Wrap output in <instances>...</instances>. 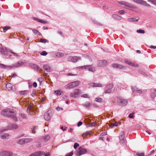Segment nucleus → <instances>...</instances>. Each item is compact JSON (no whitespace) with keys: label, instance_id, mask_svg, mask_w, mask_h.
Returning a JSON list of instances; mask_svg holds the SVG:
<instances>
[{"label":"nucleus","instance_id":"nucleus-1","mask_svg":"<svg viewBox=\"0 0 156 156\" xmlns=\"http://www.w3.org/2000/svg\"><path fill=\"white\" fill-rule=\"evenodd\" d=\"M1 114L3 115L10 118L16 122L18 121L16 112L12 109H6L2 111Z\"/></svg>","mask_w":156,"mask_h":156},{"label":"nucleus","instance_id":"nucleus-2","mask_svg":"<svg viewBox=\"0 0 156 156\" xmlns=\"http://www.w3.org/2000/svg\"><path fill=\"white\" fill-rule=\"evenodd\" d=\"M0 52L5 56H7L9 55L8 52H9L12 54H13L15 55H16V54L11 51V50L7 49L5 47H2V45L0 44Z\"/></svg>","mask_w":156,"mask_h":156},{"label":"nucleus","instance_id":"nucleus-3","mask_svg":"<svg viewBox=\"0 0 156 156\" xmlns=\"http://www.w3.org/2000/svg\"><path fill=\"white\" fill-rule=\"evenodd\" d=\"M87 150L84 148H83L81 147H80L78 149V151L75 153V155L76 156H80L82 154H86L87 153Z\"/></svg>","mask_w":156,"mask_h":156},{"label":"nucleus","instance_id":"nucleus-4","mask_svg":"<svg viewBox=\"0 0 156 156\" xmlns=\"http://www.w3.org/2000/svg\"><path fill=\"white\" fill-rule=\"evenodd\" d=\"M24 62L21 61H19L17 62L16 63L13 64H12L10 66H7V67H9L10 68H17L19 67L20 66H22L23 65Z\"/></svg>","mask_w":156,"mask_h":156},{"label":"nucleus","instance_id":"nucleus-5","mask_svg":"<svg viewBox=\"0 0 156 156\" xmlns=\"http://www.w3.org/2000/svg\"><path fill=\"white\" fill-rule=\"evenodd\" d=\"M117 101L119 105L121 106H125L127 103V100L122 98H118Z\"/></svg>","mask_w":156,"mask_h":156},{"label":"nucleus","instance_id":"nucleus-6","mask_svg":"<svg viewBox=\"0 0 156 156\" xmlns=\"http://www.w3.org/2000/svg\"><path fill=\"white\" fill-rule=\"evenodd\" d=\"M80 82L79 81H76L70 83L67 85L66 88H72L75 87H76L79 84Z\"/></svg>","mask_w":156,"mask_h":156},{"label":"nucleus","instance_id":"nucleus-7","mask_svg":"<svg viewBox=\"0 0 156 156\" xmlns=\"http://www.w3.org/2000/svg\"><path fill=\"white\" fill-rule=\"evenodd\" d=\"M68 61L73 62H76L78 60H80V58L79 57L76 56H70L68 57L67 58Z\"/></svg>","mask_w":156,"mask_h":156},{"label":"nucleus","instance_id":"nucleus-8","mask_svg":"<svg viewBox=\"0 0 156 156\" xmlns=\"http://www.w3.org/2000/svg\"><path fill=\"white\" fill-rule=\"evenodd\" d=\"M133 1L135 3L144 5L146 7H150L151 6V5L147 3L146 1L143 0H133Z\"/></svg>","mask_w":156,"mask_h":156},{"label":"nucleus","instance_id":"nucleus-9","mask_svg":"<svg viewBox=\"0 0 156 156\" xmlns=\"http://www.w3.org/2000/svg\"><path fill=\"white\" fill-rule=\"evenodd\" d=\"M45 155V156H49L50 154L49 153H47L45 154V152L43 151H39L33 153L31 156H41Z\"/></svg>","mask_w":156,"mask_h":156},{"label":"nucleus","instance_id":"nucleus-10","mask_svg":"<svg viewBox=\"0 0 156 156\" xmlns=\"http://www.w3.org/2000/svg\"><path fill=\"white\" fill-rule=\"evenodd\" d=\"M108 64L107 62L105 60L99 61L97 63V65L99 67H104Z\"/></svg>","mask_w":156,"mask_h":156},{"label":"nucleus","instance_id":"nucleus-11","mask_svg":"<svg viewBox=\"0 0 156 156\" xmlns=\"http://www.w3.org/2000/svg\"><path fill=\"white\" fill-rule=\"evenodd\" d=\"M79 92V89H76L74 90L73 92H71L70 93V96L74 98H76L78 96Z\"/></svg>","mask_w":156,"mask_h":156},{"label":"nucleus","instance_id":"nucleus-12","mask_svg":"<svg viewBox=\"0 0 156 156\" xmlns=\"http://www.w3.org/2000/svg\"><path fill=\"white\" fill-rule=\"evenodd\" d=\"M113 87V85L112 83H110L106 87V89L105 91V93L106 94L110 93Z\"/></svg>","mask_w":156,"mask_h":156},{"label":"nucleus","instance_id":"nucleus-13","mask_svg":"<svg viewBox=\"0 0 156 156\" xmlns=\"http://www.w3.org/2000/svg\"><path fill=\"white\" fill-rule=\"evenodd\" d=\"M119 3L130 8H133V5L127 2H119Z\"/></svg>","mask_w":156,"mask_h":156},{"label":"nucleus","instance_id":"nucleus-14","mask_svg":"<svg viewBox=\"0 0 156 156\" xmlns=\"http://www.w3.org/2000/svg\"><path fill=\"white\" fill-rule=\"evenodd\" d=\"M11 136L8 133H5L4 134H2L1 135V138L2 139L4 140L5 139H8L10 138Z\"/></svg>","mask_w":156,"mask_h":156},{"label":"nucleus","instance_id":"nucleus-15","mask_svg":"<svg viewBox=\"0 0 156 156\" xmlns=\"http://www.w3.org/2000/svg\"><path fill=\"white\" fill-rule=\"evenodd\" d=\"M44 119L47 121H48L50 119L51 117L50 115L49 111H47L45 113L44 115Z\"/></svg>","mask_w":156,"mask_h":156},{"label":"nucleus","instance_id":"nucleus-16","mask_svg":"<svg viewBox=\"0 0 156 156\" xmlns=\"http://www.w3.org/2000/svg\"><path fill=\"white\" fill-rule=\"evenodd\" d=\"M29 65L32 68L38 70H39L40 68L39 66L37 65L36 64L30 63L29 64Z\"/></svg>","mask_w":156,"mask_h":156},{"label":"nucleus","instance_id":"nucleus-17","mask_svg":"<svg viewBox=\"0 0 156 156\" xmlns=\"http://www.w3.org/2000/svg\"><path fill=\"white\" fill-rule=\"evenodd\" d=\"M18 128V126L15 124H11L9 126V128H8L5 129H4L3 131H5V130H8L9 129H16Z\"/></svg>","mask_w":156,"mask_h":156},{"label":"nucleus","instance_id":"nucleus-18","mask_svg":"<svg viewBox=\"0 0 156 156\" xmlns=\"http://www.w3.org/2000/svg\"><path fill=\"white\" fill-rule=\"evenodd\" d=\"M125 62L130 66H131L135 67H138V65L137 64H135L133 62L130 61L125 60Z\"/></svg>","mask_w":156,"mask_h":156},{"label":"nucleus","instance_id":"nucleus-19","mask_svg":"<svg viewBox=\"0 0 156 156\" xmlns=\"http://www.w3.org/2000/svg\"><path fill=\"white\" fill-rule=\"evenodd\" d=\"M124 131L121 132L119 136V139L121 142L123 143L124 142Z\"/></svg>","mask_w":156,"mask_h":156},{"label":"nucleus","instance_id":"nucleus-20","mask_svg":"<svg viewBox=\"0 0 156 156\" xmlns=\"http://www.w3.org/2000/svg\"><path fill=\"white\" fill-rule=\"evenodd\" d=\"M89 85L91 87H101L102 84L94 83H91L89 84Z\"/></svg>","mask_w":156,"mask_h":156},{"label":"nucleus","instance_id":"nucleus-21","mask_svg":"<svg viewBox=\"0 0 156 156\" xmlns=\"http://www.w3.org/2000/svg\"><path fill=\"white\" fill-rule=\"evenodd\" d=\"M43 68L45 70V71L48 72H50L51 71V69L50 67L48 64H46L44 65L43 67Z\"/></svg>","mask_w":156,"mask_h":156},{"label":"nucleus","instance_id":"nucleus-22","mask_svg":"<svg viewBox=\"0 0 156 156\" xmlns=\"http://www.w3.org/2000/svg\"><path fill=\"white\" fill-rule=\"evenodd\" d=\"M132 89L133 93L134 92L136 91V93H138L139 94H141L142 93V91L141 90H139L138 88L136 87L132 88Z\"/></svg>","mask_w":156,"mask_h":156},{"label":"nucleus","instance_id":"nucleus-23","mask_svg":"<svg viewBox=\"0 0 156 156\" xmlns=\"http://www.w3.org/2000/svg\"><path fill=\"white\" fill-rule=\"evenodd\" d=\"M33 19L36 21H37L38 22L41 23H42L47 24L48 23V22L46 21H44L42 20H39V19H38L35 18H34Z\"/></svg>","mask_w":156,"mask_h":156},{"label":"nucleus","instance_id":"nucleus-24","mask_svg":"<svg viewBox=\"0 0 156 156\" xmlns=\"http://www.w3.org/2000/svg\"><path fill=\"white\" fill-rule=\"evenodd\" d=\"M50 136L48 135L43 136L42 137V140L43 141L46 142L50 138Z\"/></svg>","mask_w":156,"mask_h":156},{"label":"nucleus","instance_id":"nucleus-25","mask_svg":"<svg viewBox=\"0 0 156 156\" xmlns=\"http://www.w3.org/2000/svg\"><path fill=\"white\" fill-rule=\"evenodd\" d=\"M128 20L129 21H130L137 22L139 20V18H138V17H137V18L131 17V18H129Z\"/></svg>","mask_w":156,"mask_h":156},{"label":"nucleus","instance_id":"nucleus-26","mask_svg":"<svg viewBox=\"0 0 156 156\" xmlns=\"http://www.w3.org/2000/svg\"><path fill=\"white\" fill-rule=\"evenodd\" d=\"M112 16L115 19L117 20H120L122 18V17L119 16L115 14H113L112 15Z\"/></svg>","mask_w":156,"mask_h":156},{"label":"nucleus","instance_id":"nucleus-27","mask_svg":"<svg viewBox=\"0 0 156 156\" xmlns=\"http://www.w3.org/2000/svg\"><path fill=\"white\" fill-rule=\"evenodd\" d=\"M25 144L31 142L33 141L32 138H24Z\"/></svg>","mask_w":156,"mask_h":156},{"label":"nucleus","instance_id":"nucleus-28","mask_svg":"<svg viewBox=\"0 0 156 156\" xmlns=\"http://www.w3.org/2000/svg\"><path fill=\"white\" fill-rule=\"evenodd\" d=\"M24 139L19 140L17 141V143L23 145L25 144Z\"/></svg>","mask_w":156,"mask_h":156},{"label":"nucleus","instance_id":"nucleus-29","mask_svg":"<svg viewBox=\"0 0 156 156\" xmlns=\"http://www.w3.org/2000/svg\"><path fill=\"white\" fill-rule=\"evenodd\" d=\"M29 92V91L28 90H24L23 91H20L19 93L21 95H25L28 94Z\"/></svg>","mask_w":156,"mask_h":156},{"label":"nucleus","instance_id":"nucleus-30","mask_svg":"<svg viewBox=\"0 0 156 156\" xmlns=\"http://www.w3.org/2000/svg\"><path fill=\"white\" fill-rule=\"evenodd\" d=\"M56 95H60L62 93V92L60 90H55L54 91Z\"/></svg>","mask_w":156,"mask_h":156},{"label":"nucleus","instance_id":"nucleus-31","mask_svg":"<svg viewBox=\"0 0 156 156\" xmlns=\"http://www.w3.org/2000/svg\"><path fill=\"white\" fill-rule=\"evenodd\" d=\"M118 125V122H115V123H111L110 126V127H112L113 126H117Z\"/></svg>","mask_w":156,"mask_h":156},{"label":"nucleus","instance_id":"nucleus-32","mask_svg":"<svg viewBox=\"0 0 156 156\" xmlns=\"http://www.w3.org/2000/svg\"><path fill=\"white\" fill-rule=\"evenodd\" d=\"M82 105L84 106L88 107L91 105V104L90 103V102L87 101L85 103L83 104Z\"/></svg>","mask_w":156,"mask_h":156},{"label":"nucleus","instance_id":"nucleus-33","mask_svg":"<svg viewBox=\"0 0 156 156\" xmlns=\"http://www.w3.org/2000/svg\"><path fill=\"white\" fill-rule=\"evenodd\" d=\"M12 85L11 84V83H7L6 85V87L8 89V90H11V88H12Z\"/></svg>","mask_w":156,"mask_h":156},{"label":"nucleus","instance_id":"nucleus-34","mask_svg":"<svg viewBox=\"0 0 156 156\" xmlns=\"http://www.w3.org/2000/svg\"><path fill=\"white\" fill-rule=\"evenodd\" d=\"M6 151H3L0 152V156H6Z\"/></svg>","mask_w":156,"mask_h":156},{"label":"nucleus","instance_id":"nucleus-35","mask_svg":"<svg viewBox=\"0 0 156 156\" xmlns=\"http://www.w3.org/2000/svg\"><path fill=\"white\" fill-rule=\"evenodd\" d=\"M40 41L41 43H46L47 42H48V41L46 39L42 38H41L40 39Z\"/></svg>","mask_w":156,"mask_h":156},{"label":"nucleus","instance_id":"nucleus-36","mask_svg":"<svg viewBox=\"0 0 156 156\" xmlns=\"http://www.w3.org/2000/svg\"><path fill=\"white\" fill-rule=\"evenodd\" d=\"M136 32L139 34H144L145 33V31L144 30H142L141 29H139L138 30H136Z\"/></svg>","mask_w":156,"mask_h":156},{"label":"nucleus","instance_id":"nucleus-37","mask_svg":"<svg viewBox=\"0 0 156 156\" xmlns=\"http://www.w3.org/2000/svg\"><path fill=\"white\" fill-rule=\"evenodd\" d=\"M95 100L96 101L99 102H101L102 101V99L100 98H96L95 99Z\"/></svg>","mask_w":156,"mask_h":156},{"label":"nucleus","instance_id":"nucleus-38","mask_svg":"<svg viewBox=\"0 0 156 156\" xmlns=\"http://www.w3.org/2000/svg\"><path fill=\"white\" fill-rule=\"evenodd\" d=\"M97 125L96 123L94 122H92L91 123L88 124L87 126L89 127H90L91 126H95Z\"/></svg>","mask_w":156,"mask_h":156},{"label":"nucleus","instance_id":"nucleus-39","mask_svg":"<svg viewBox=\"0 0 156 156\" xmlns=\"http://www.w3.org/2000/svg\"><path fill=\"white\" fill-rule=\"evenodd\" d=\"M20 115L21 117L23 119H27V116L26 115L23 113H21L20 114Z\"/></svg>","mask_w":156,"mask_h":156},{"label":"nucleus","instance_id":"nucleus-40","mask_svg":"<svg viewBox=\"0 0 156 156\" xmlns=\"http://www.w3.org/2000/svg\"><path fill=\"white\" fill-rule=\"evenodd\" d=\"M10 27L9 26H5L3 28V31L5 32V31L7 30H8L10 29Z\"/></svg>","mask_w":156,"mask_h":156},{"label":"nucleus","instance_id":"nucleus-41","mask_svg":"<svg viewBox=\"0 0 156 156\" xmlns=\"http://www.w3.org/2000/svg\"><path fill=\"white\" fill-rule=\"evenodd\" d=\"M6 156H12L13 155V153L11 152L6 151Z\"/></svg>","mask_w":156,"mask_h":156},{"label":"nucleus","instance_id":"nucleus-42","mask_svg":"<svg viewBox=\"0 0 156 156\" xmlns=\"http://www.w3.org/2000/svg\"><path fill=\"white\" fill-rule=\"evenodd\" d=\"M40 54L42 55L45 56L47 55L48 53L45 51H43Z\"/></svg>","mask_w":156,"mask_h":156},{"label":"nucleus","instance_id":"nucleus-43","mask_svg":"<svg viewBox=\"0 0 156 156\" xmlns=\"http://www.w3.org/2000/svg\"><path fill=\"white\" fill-rule=\"evenodd\" d=\"M81 97L83 98H89V96L87 94H84L81 95Z\"/></svg>","mask_w":156,"mask_h":156},{"label":"nucleus","instance_id":"nucleus-44","mask_svg":"<svg viewBox=\"0 0 156 156\" xmlns=\"http://www.w3.org/2000/svg\"><path fill=\"white\" fill-rule=\"evenodd\" d=\"M149 2H150L151 3L156 5V0H148Z\"/></svg>","mask_w":156,"mask_h":156},{"label":"nucleus","instance_id":"nucleus-45","mask_svg":"<svg viewBox=\"0 0 156 156\" xmlns=\"http://www.w3.org/2000/svg\"><path fill=\"white\" fill-rule=\"evenodd\" d=\"M136 154L138 156H144V153L137 152Z\"/></svg>","mask_w":156,"mask_h":156},{"label":"nucleus","instance_id":"nucleus-46","mask_svg":"<svg viewBox=\"0 0 156 156\" xmlns=\"http://www.w3.org/2000/svg\"><path fill=\"white\" fill-rule=\"evenodd\" d=\"M32 31L35 34H38V33L39 32L38 30L35 29H33L32 30Z\"/></svg>","mask_w":156,"mask_h":156},{"label":"nucleus","instance_id":"nucleus-47","mask_svg":"<svg viewBox=\"0 0 156 156\" xmlns=\"http://www.w3.org/2000/svg\"><path fill=\"white\" fill-rule=\"evenodd\" d=\"M79 146V144L78 143H75L74 145V149H76Z\"/></svg>","mask_w":156,"mask_h":156},{"label":"nucleus","instance_id":"nucleus-48","mask_svg":"<svg viewBox=\"0 0 156 156\" xmlns=\"http://www.w3.org/2000/svg\"><path fill=\"white\" fill-rule=\"evenodd\" d=\"M31 106H29L27 108V113L28 114H30V108Z\"/></svg>","mask_w":156,"mask_h":156},{"label":"nucleus","instance_id":"nucleus-49","mask_svg":"<svg viewBox=\"0 0 156 156\" xmlns=\"http://www.w3.org/2000/svg\"><path fill=\"white\" fill-rule=\"evenodd\" d=\"M156 94H155V93H152L151 94V98H152V99H154V98L155 97V96H156Z\"/></svg>","mask_w":156,"mask_h":156},{"label":"nucleus","instance_id":"nucleus-50","mask_svg":"<svg viewBox=\"0 0 156 156\" xmlns=\"http://www.w3.org/2000/svg\"><path fill=\"white\" fill-rule=\"evenodd\" d=\"M118 66V64H116V63L113 64L112 65V66L113 68H117Z\"/></svg>","mask_w":156,"mask_h":156},{"label":"nucleus","instance_id":"nucleus-51","mask_svg":"<svg viewBox=\"0 0 156 156\" xmlns=\"http://www.w3.org/2000/svg\"><path fill=\"white\" fill-rule=\"evenodd\" d=\"M90 66H83L80 67L82 69H86L87 67Z\"/></svg>","mask_w":156,"mask_h":156},{"label":"nucleus","instance_id":"nucleus-52","mask_svg":"<svg viewBox=\"0 0 156 156\" xmlns=\"http://www.w3.org/2000/svg\"><path fill=\"white\" fill-rule=\"evenodd\" d=\"M119 12L121 14H123L125 13V11L123 10L119 11Z\"/></svg>","mask_w":156,"mask_h":156},{"label":"nucleus","instance_id":"nucleus-53","mask_svg":"<svg viewBox=\"0 0 156 156\" xmlns=\"http://www.w3.org/2000/svg\"><path fill=\"white\" fill-rule=\"evenodd\" d=\"M6 65H5L4 64H0V67H2V68H7V67H6Z\"/></svg>","mask_w":156,"mask_h":156},{"label":"nucleus","instance_id":"nucleus-54","mask_svg":"<svg viewBox=\"0 0 156 156\" xmlns=\"http://www.w3.org/2000/svg\"><path fill=\"white\" fill-rule=\"evenodd\" d=\"M128 117L130 118H133L134 117L133 114L132 113L130 114L129 115Z\"/></svg>","mask_w":156,"mask_h":156},{"label":"nucleus","instance_id":"nucleus-55","mask_svg":"<svg viewBox=\"0 0 156 156\" xmlns=\"http://www.w3.org/2000/svg\"><path fill=\"white\" fill-rule=\"evenodd\" d=\"M124 67L122 65H121L118 64V66H117V68H123Z\"/></svg>","mask_w":156,"mask_h":156},{"label":"nucleus","instance_id":"nucleus-56","mask_svg":"<svg viewBox=\"0 0 156 156\" xmlns=\"http://www.w3.org/2000/svg\"><path fill=\"white\" fill-rule=\"evenodd\" d=\"M73 154V152L72 151H71L70 153H69L67 155H66V156H72Z\"/></svg>","mask_w":156,"mask_h":156},{"label":"nucleus","instance_id":"nucleus-57","mask_svg":"<svg viewBox=\"0 0 156 156\" xmlns=\"http://www.w3.org/2000/svg\"><path fill=\"white\" fill-rule=\"evenodd\" d=\"M87 136V132H85V133H83L82 135V136L83 137H84L85 136Z\"/></svg>","mask_w":156,"mask_h":156},{"label":"nucleus","instance_id":"nucleus-58","mask_svg":"<svg viewBox=\"0 0 156 156\" xmlns=\"http://www.w3.org/2000/svg\"><path fill=\"white\" fill-rule=\"evenodd\" d=\"M87 135L91 134L92 132L91 131H87L86 132Z\"/></svg>","mask_w":156,"mask_h":156},{"label":"nucleus","instance_id":"nucleus-59","mask_svg":"<svg viewBox=\"0 0 156 156\" xmlns=\"http://www.w3.org/2000/svg\"><path fill=\"white\" fill-rule=\"evenodd\" d=\"M82 124V122H81L80 121V122H78L77 126L78 127H79L80 126H81Z\"/></svg>","mask_w":156,"mask_h":156},{"label":"nucleus","instance_id":"nucleus-60","mask_svg":"<svg viewBox=\"0 0 156 156\" xmlns=\"http://www.w3.org/2000/svg\"><path fill=\"white\" fill-rule=\"evenodd\" d=\"M33 86L34 87H37V83L35 82H34L33 83Z\"/></svg>","mask_w":156,"mask_h":156},{"label":"nucleus","instance_id":"nucleus-61","mask_svg":"<svg viewBox=\"0 0 156 156\" xmlns=\"http://www.w3.org/2000/svg\"><path fill=\"white\" fill-rule=\"evenodd\" d=\"M56 109L58 111H59L61 110H62V108H60L59 107H58L57 108H56Z\"/></svg>","mask_w":156,"mask_h":156},{"label":"nucleus","instance_id":"nucleus-62","mask_svg":"<svg viewBox=\"0 0 156 156\" xmlns=\"http://www.w3.org/2000/svg\"><path fill=\"white\" fill-rule=\"evenodd\" d=\"M67 128V127H65V128H64V127L63 126H62L61 127V129L63 131L65 130Z\"/></svg>","mask_w":156,"mask_h":156},{"label":"nucleus","instance_id":"nucleus-63","mask_svg":"<svg viewBox=\"0 0 156 156\" xmlns=\"http://www.w3.org/2000/svg\"><path fill=\"white\" fill-rule=\"evenodd\" d=\"M58 34H60V35H61V36H63V33H62V32L61 31H58Z\"/></svg>","mask_w":156,"mask_h":156},{"label":"nucleus","instance_id":"nucleus-64","mask_svg":"<svg viewBox=\"0 0 156 156\" xmlns=\"http://www.w3.org/2000/svg\"><path fill=\"white\" fill-rule=\"evenodd\" d=\"M150 48H153V49H155L156 48V46H153V45H151L150 46Z\"/></svg>","mask_w":156,"mask_h":156}]
</instances>
